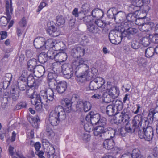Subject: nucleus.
Returning <instances> with one entry per match:
<instances>
[{"instance_id":"69168bd1","label":"nucleus","mask_w":158,"mask_h":158,"mask_svg":"<svg viewBox=\"0 0 158 158\" xmlns=\"http://www.w3.org/2000/svg\"><path fill=\"white\" fill-rule=\"evenodd\" d=\"M49 148V151L47 152L48 156L54 154L55 153V149L53 146H51Z\"/></svg>"},{"instance_id":"4be33fe9","label":"nucleus","mask_w":158,"mask_h":158,"mask_svg":"<svg viewBox=\"0 0 158 158\" xmlns=\"http://www.w3.org/2000/svg\"><path fill=\"white\" fill-rule=\"evenodd\" d=\"M114 140L111 139H105L103 142V145L104 147L108 150L112 149L114 146Z\"/></svg>"},{"instance_id":"ea45409f","label":"nucleus","mask_w":158,"mask_h":158,"mask_svg":"<svg viewBox=\"0 0 158 158\" xmlns=\"http://www.w3.org/2000/svg\"><path fill=\"white\" fill-rule=\"evenodd\" d=\"M7 18L3 16L1 17L0 19V22L2 25L3 26H6L8 22L11 19V15H7Z\"/></svg>"},{"instance_id":"4468645a","label":"nucleus","mask_w":158,"mask_h":158,"mask_svg":"<svg viewBox=\"0 0 158 158\" xmlns=\"http://www.w3.org/2000/svg\"><path fill=\"white\" fill-rule=\"evenodd\" d=\"M56 75L55 73L52 72L48 73V77L49 80V85L53 89H55V87L56 85V82L55 79Z\"/></svg>"},{"instance_id":"1a4fd4ad","label":"nucleus","mask_w":158,"mask_h":158,"mask_svg":"<svg viewBox=\"0 0 158 158\" xmlns=\"http://www.w3.org/2000/svg\"><path fill=\"white\" fill-rule=\"evenodd\" d=\"M146 118H143V114H139L135 116L133 119L131 124L135 128L137 131H139V128L141 125L142 122L144 119L146 122Z\"/></svg>"},{"instance_id":"412c9836","label":"nucleus","mask_w":158,"mask_h":158,"mask_svg":"<svg viewBox=\"0 0 158 158\" xmlns=\"http://www.w3.org/2000/svg\"><path fill=\"white\" fill-rule=\"evenodd\" d=\"M45 69L44 67L41 65H37L35 67V75L37 77H40L44 74Z\"/></svg>"},{"instance_id":"09e8293b","label":"nucleus","mask_w":158,"mask_h":158,"mask_svg":"<svg viewBox=\"0 0 158 158\" xmlns=\"http://www.w3.org/2000/svg\"><path fill=\"white\" fill-rule=\"evenodd\" d=\"M94 23L98 27L102 28H105L106 25V23H104L102 21L99 19L95 20Z\"/></svg>"},{"instance_id":"0e129e2a","label":"nucleus","mask_w":158,"mask_h":158,"mask_svg":"<svg viewBox=\"0 0 158 158\" xmlns=\"http://www.w3.org/2000/svg\"><path fill=\"white\" fill-rule=\"evenodd\" d=\"M15 154L17 156H14L13 158H26L20 151H17L16 152Z\"/></svg>"},{"instance_id":"2f4dec72","label":"nucleus","mask_w":158,"mask_h":158,"mask_svg":"<svg viewBox=\"0 0 158 158\" xmlns=\"http://www.w3.org/2000/svg\"><path fill=\"white\" fill-rule=\"evenodd\" d=\"M83 103H84V101L82 99H79L77 100L76 104V108L77 111L79 112L83 111Z\"/></svg>"},{"instance_id":"c756f323","label":"nucleus","mask_w":158,"mask_h":158,"mask_svg":"<svg viewBox=\"0 0 158 158\" xmlns=\"http://www.w3.org/2000/svg\"><path fill=\"white\" fill-rule=\"evenodd\" d=\"M87 28L90 32L94 34L99 33L101 32V30L93 24L88 25Z\"/></svg>"},{"instance_id":"f257e3e1","label":"nucleus","mask_w":158,"mask_h":158,"mask_svg":"<svg viewBox=\"0 0 158 158\" xmlns=\"http://www.w3.org/2000/svg\"><path fill=\"white\" fill-rule=\"evenodd\" d=\"M86 63V61L82 58L77 59L73 62L72 67L77 70L75 74L78 82L82 83L88 78L89 68Z\"/></svg>"},{"instance_id":"bb28decb","label":"nucleus","mask_w":158,"mask_h":158,"mask_svg":"<svg viewBox=\"0 0 158 158\" xmlns=\"http://www.w3.org/2000/svg\"><path fill=\"white\" fill-rule=\"evenodd\" d=\"M38 117L37 116L33 117L30 116L27 117V119L29 122L31 124L32 126L35 128H37L38 126V122L39 119H38Z\"/></svg>"},{"instance_id":"7c9ffc66","label":"nucleus","mask_w":158,"mask_h":158,"mask_svg":"<svg viewBox=\"0 0 158 158\" xmlns=\"http://www.w3.org/2000/svg\"><path fill=\"white\" fill-rule=\"evenodd\" d=\"M50 87V89H48L47 90H43V92H45L46 94L48 100L51 101L54 99V95L52 89H53L51 88V87Z\"/></svg>"},{"instance_id":"c03bdc74","label":"nucleus","mask_w":158,"mask_h":158,"mask_svg":"<svg viewBox=\"0 0 158 158\" xmlns=\"http://www.w3.org/2000/svg\"><path fill=\"white\" fill-rule=\"evenodd\" d=\"M83 104V111H84L85 112H87L91 109V105L89 102L84 101Z\"/></svg>"},{"instance_id":"473e14b6","label":"nucleus","mask_w":158,"mask_h":158,"mask_svg":"<svg viewBox=\"0 0 158 158\" xmlns=\"http://www.w3.org/2000/svg\"><path fill=\"white\" fill-rule=\"evenodd\" d=\"M149 38L151 42L155 44H158V35H149ZM155 47L153 48L154 49H156L158 48V44L157 45L155 46Z\"/></svg>"},{"instance_id":"423d86ee","label":"nucleus","mask_w":158,"mask_h":158,"mask_svg":"<svg viewBox=\"0 0 158 158\" xmlns=\"http://www.w3.org/2000/svg\"><path fill=\"white\" fill-rule=\"evenodd\" d=\"M121 27H116L115 31L114 30L111 31L109 35V38L110 42L113 44H118L120 43L121 40L123 37H122L120 35L119 37H118L117 34L116 33L115 31L119 32L121 30ZM120 35H121L120 34Z\"/></svg>"},{"instance_id":"e433bc0d","label":"nucleus","mask_w":158,"mask_h":158,"mask_svg":"<svg viewBox=\"0 0 158 158\" xmlns=\"http://www.w3.org/2000/svg\"><path fill=\"white\" fill-rule=\"evenodd\" d=\"M56 51V50H48L46 53L48 57L50 59L56 58L57 57L56 53H57L56 52H55Z\"/></svg>"},{"instance_id":"6ab92c4d","label":"nucleus","mask_w":158,"mask_h":158,"mask_svg":"<svg viewBox=\"0 0 158 158\" xmlns=\"http://www.w3.org/2000/svg\"><path fill=\"white\" fill-rule=\"evenodd\" d=\"M138 20L135 21V23L139 26V30L142 31H148L151 29V23H146L142 24L137 23Z\"/></svg>"},{"instance_id":"e2e57ef3","label":"nucleus","mask_w":158,"mask_h":158,"mask_svg":"<svg viewBox=\"0 0 158 158\" xmlns=\"http://www.w3.org/2000/svg\"><path fill=\"white\" fill-rule=\"evenodd\" d=\"M154 110H152L150 111H149L148 115V116L147 118H146L147 119H145V120H147V119L148 120H149L150 122H152L153 121V117L154 116V114H153Z\"/></svg>"},{"instance_id":"7ed1b4c3","label":"nucleus","mask_w":158,"mask_h":158,"mask_svg":"<svg viewBox=\"0 0 158 158\" xmlns=\"http://www.w3.org/2000/svg\"><path fill=\"white\" fill-rule=\"evenodd\" d=\"M114 104L108 105L106 107V113L110 116L117 115L123 108L122 102L120 100H117Z\"/></svg>"},{"instance_id":"5701e85b","label":"nucleus","mask_w":158,"mask_h":158,"mask_svg":"<svg viewBox=\"0 0 158 158\" xmlns=\"http://www.w3.org/2000/svg\"><path fill=\"white\" fill-rule=\"evenodd\" d=\"M37 60L35 59L29 60L27 62L28 69L32 73H34L37 66Z\"/></svg>"},{"instance_id":"a19ab883","label":"nucleus","mask_w":158,"mask_h":158,"mask_svg":"<svg viewBox=\"0 0 158 158\" xmlns=\"http://www.w3.org/2000/svg\"><path fill=\"white\" fill-rule=\"evenodd\" d=\"M94 79L89 83V88L92 90H96L100 88Z\"/></svg>"},{"instance_id":"4c0bfd02","label":"nucleus","mask_w":158,"mask_h":158,"mask_svg":"<svg viewBox=\"0 0 158 158\" xmlns=\"http://www.w3.org/2000/svg\"><path fill=\"white\" fill-rule=\"evenodd\" d=\"M57 55V56H58V58L62 59V61H65L67 58V53L64 52L63 50H61L60 52H58L56 53Z\"/></svg>"},{"instance_id":"bf43d9fd","label":"nucleus","mask_w":158,"mask_h":158,"mask_svg":"<svg viewBox=\"0 0 158 158\" xmlns=\"http://www.w3.org/2000/svg\"><path fill=\"white\" fill-rule=\"evenodd\" d=\"M19 96V92L18 91H15L11 94V98L14 101H16L18 99Z\"/></svg>"},{"instance_id":"49530a36","label":"nucleus","mask_w":158,"mask_h":158,"mask_svg":"<svg viewBox=\"0 0 158 158\" xmlns=\"http://www.w3.org/2000/svg\"><path fill=\"white\" fill-rule=\"evenodd\" d=\"M12 77V75L11 73H8L6 74L4 77L5 81L4 83H6L7 82V86H8L10 84Z\"/></svg>"},{"instance_id":"0eeeda50","label":"nucleus","mask_w":158,"mask_h":158,"mask_svg":"<svg viewBox=\"0 0 158 158\" xmlns=\"http://www.w3.org/2000/svg\"><path fill=\"white\" fill-rule=\"evenodd\" d=\"M61 69L62 72L65 78L70 79L72 77L74 72L71 65L68 64H65L61 66Z\"/></svg>"},{"instance_id":"f03ea898","label":"nucleus","mask_w":158,"mask_h":158,"mask_svg":"<svg viewBox=\"0 0 158 158\" xmlns=\"http://www.w3.org/2000/svg\"><path fill=\"white\" fill-rule=\"evenodd\" d=\"M61 103L63 106L60 105L57 106L55 107L54 110H52V112L60 116L61 119H65L66 118V114L63 106L64 107L66 111L70 112L72 109V102L70 100L65 98L64 100H62Z\"/></svg>"},{"instance_id":"f3484780","label":"nucleus","mask_w":158,"mask_h":158,"mask_svg":"<svg viewBox=\"0 0 158 158\" xmlns=\"http://www.w3.org/2000/svg\"><path fill=\"white\" fill-rule=\"evenodd\" d=\"M56 86L57 92L60 94L64 93L67 89V83L65 81H61L58 83Z\"/></svg>"},{"instance_id":"39448f33","label":"nucleus","mask_w":158,"mask_h":158,"mask_svg":"<svg viewBox=\"0 0 158 158\" xmlns=\"http://www.w3.org/2000/svg\"><path fill=\"white\" fill-rule=\"evenodd\" d=\"M123 26L124 28V30L123 32L120 33L121 36L122 37H127L128 39H130L131 35L135 34L138 31L137 29L132 27L131 22L128 21L124 22Z\"/></svg>"},{"instance_id":"58836bf2","label":"nucleus","mask_w":158,"mask_h":158,"mask_svg":"<svg viewBox=\"0 0 158 158\" xmlns=\"http://www.w3.org/2000/svg\"><path fill=\"white\" fill-rule=\"evenodd\" d=\"M94 79L100 88L103 86L105 82L104 79L100 77H97Z\"/></svg>"},{"instance_id":"052dcab7","label":"nucleus","mask_w":158,"mask_h":158,"mask_svg":"<svg viewBox=\"0 0 158 158\" xmlns=\"http://www.w3.org/2000/svg\"><path fill=\"white\" fill-rule=\"evenodd\" d=\"M112 87H111V83L107 82L106 85L104 84L103 86L102 87V89H105L107 92L109 91Z\"/></svg>"},{"instance_id":"20e7f679","label":"nucleus","mask_w":158,"mask_h":158,"mask_svg":"<svg viewBox=\"0 0 158 158\" xmlns=\"http://www.w3.org/2000/svg\"><path fill=\"white\" fill-rule=\"evenodd\" d=\"M138 134L140 139L150 141L152 139L154 136L153 130L151 126L143 127L141 129L139 130Z\"/></svg>"},{"instance_id":"8fccbe9b","label":"nucleus","mask_w":158,"mask_h":158,"mask_svg":"<svg viewBox=\"0 0 158 158\" xmlns=\"http://www.w3.org/2000/svg\"><path fill=\"white\" fill-rule=\"evenodd\" d=\"M102 12V11L100 9L96 8L94 9L92 11L91 14L93 17H98L99 13Z\"/></svg>"},{"instance_id":"a211bd4d","label":"nucleus","mask_w":158,"mask_h":158,"mask_svg":"<svg viewBox=\"0 0 158 158\" xmlns=\"http://www.w3.org/2000/svg\"><path fill=\"white\" fill-rule=\"evenodd\" d=\"M30 98H31V103L33 105H35L36 110L38 111H41L42 109V104L43 103L36 100L33 94H31Z\"/></svg>"},{"instance_id":"dca6fc26","label":"nucleus","mask_w":158,"mask_h":158,"mask_svg":"<svg viewBox=\"0 0 158 158\" xmlns=\"http://www.w3.org/2000/svg\"><path fill=\"white\" fill-rule=\"evenodd\" d=\"M105 130L104 126L99 125L94 128L93 133L94 135L102 137L103 135L104 136Z\"/></svg>"},{"instance_id":"393cba45","label":"nucleus","mask_w":158,"mask_h":158,"mask_svg":"<svg viewBox=\"0 0 158 158\" xmlns=\"http://www.w3.org/2000/svg\"><path fill=\"white\" fill-rule=\"evenodd\" d=\"M120 91L119 88L117 87H112L109 91L108 94L111 96L112 99L117 98L119 95Z\"/></svg>"},{"instance_id":"3c124183","label":"nucleus","mask_w":158,"mask_h":158,"mask_svg":"<svg viewBox=\"0 0 158 158\" xmlns=\"http://www.w3.org/2000/svg\"><path fill=\"white\" fill-rule=\"evenodd\" d=\"M46 134L49 137H52L53 136L54 133L51 127H50L49 125H47L46 126Z\"/></svg>"},{"instance_id":"a878e982","label":"nucleus","mask_w":158,"mask_h":158,"mask_svg":"<svg viewBox=\"0 0 158 158\" xmlns=\"http://www.w3.org/2000/svg\"><path fill=\"white\" fill-rule=\"evenodd\" d=\"M6 15H10L12 13L13 8L12 7V2L11 0H10V2L6 1Z\"/></svg>"},{"instance_id":"f8f14e48","label":"nucleus","mask_w":158,"mask_h":158,"mask_svg":"<svg viewBox=\"0 0 158 158\" xmlns=\"http://www.w3.org/2000/svg\"><path fill=\"white\" fill-rule=\"evenodd\" d=\"M64 120L61 119L60 116L52 111L49 114V120L51 125L53 126H57L60 121Z\"/></svg>"},{"instance_id":"c85d7f7f","label":"nucleus","mask_w":158,"mask_h":158,"mask_svg":"<svg viewBox=\"0 0 158 158\" xmlns=\"http://www.w3.org/2000/svg\"><path fill=\"white\" fill-rule=\"evenodd\" d=\"M27 80V83L28 87L31 88L36 86V83L35 82V79L32 74L29 75Z\"/></svg>"},{"instance_id":"6e6552de","label":"nucleus","mask_w":158,"mask_h":158,"mask_svg":"<svg viewBox=\"0 0 158 158\" xmlns=\"http://www.w3.org/2000/svg\"><path fill=\"white\" fill-rule=\"evenodd\" d=\"M108 17L111 19H114L115 21L116 19L119 20H122L119 17V16H124L125 13L122 11L117 12L115 8H112L109 9L107 12Z\"/></svg>"},{"instance_id":"cd10ccee","label":"nucleus","mask_w":158,"mask_h":158,"mask_svg":"<svg viewBox=\"0 0 158 158\" xmlns=\"http://www.w3.org/2000/svg\"><path fill=\"white\" fill-rule=\"evenodd\" d=\"M55 41L52 39L48 40L46 42H45L44 49H49L53 48H55Z\"/></svg>"},{"instance_id":"c9c22d12","label":"nucleus","mask_w":158,"mask_h":158,"mask_svg":"<svg viewBox=\"0 0 158 158\" xmlns=\"http://www.w3.org/2000/svg\"><path fill=\"white\" fill-rule=\"evenodd\" d=\"M132 158H144L141 154L139 150L137 149H134L132 152Z\"/></svg>"},{"instance_id":"9d476101","label":"nucleus","mask_w":158,"mask_h":158,"mask_svg":"<svg viewBox=\"0 0 158 158\" xmlns=\"http://www.w3.org/2000/svg\"><path fill=\"white\" fill-rule=\"evenodd\" d=\"M100 115L98 113H94L93 112H91L86 117L85 120L88 122L90 123L92 125H97L98 124Z\"/></svg>"},{"instance_id":"864d4df0","label":"nucleus","mask_w":158,"mask_h":158,"mask_svg":"<svg viewBox=\"0 0 158 158\" xmlns=\"http://www.w3.org/2000/svg\"><path fill=\"white\" fill-rule=\"evenodd\" d=\"M81 44L83 46H85L89 42V39L88 37L85 35H83L81 38Z\"/></svg>"},{"instance_id":"13d9d810","label":"nucleus","mask_w":158,"mask_h":158,"mask_svg":"<svg viewBox=\"0 0 158 158\" xmlns=\"http://www.w3.org/2000/svg\"><path fill=\"white\" fill-rule=\"evenodd\" d=\"M141 41L143 45L145 47L148 46L150 44L149 40L147 37H144L143 38Z\"/></svg>"},{"instance_id":"338daca9","label":"nucleus","mask_w":158,"mask_h":158,"mask_svg":"<svg viewBox=\"0 0 158 158\" xmlns=\"http://www.w3.org/2000/svg\"><path fill=\"white\" fill-rule=\"evenodd\" d=\"M127 20L129 22H131L134 21L133 19L135 18V16L131 13L128 14L126 16Z\"/></svg>"},{"instance_id":"aec40b11","label":"nucleus","mask_w":158,"mask_h":158,"mask_svg":"<svg viewBox=\"0 0 158 158\" xmlns=\"http://www.w3.org/2000/svg\"><path fill=\"white\" fill-rule=\"evenodd\" d=\"M116 130L111 127L106 128L104 136L105 139H112L113 138L115 135Z\"/></svg>"},{"instance_id":"72a5a7b5","label":"nucleus","mask_w":158,"mask_h":158,"mask_svg":"<svg viewBox=\"0 0 158 158\" xmlns=\"http://www.w3.org/2000/svg\"><path fill=\"white\" fill-rule=\"evenodd\" d=\"M47 59L48 57L44 52L41 53L38 56V61L41 63H45L47 61Z\"/></svg>"},{"instance_id":"5fc2aeb1","label":"nucleus","mask_w":158,"mask_h":158,"mask_svg":"<svg viewBox=\"0 0 158 158\" xmlns=\"http://www.w3.org/2000/svg\"><path fill=\"white\" fill-rule=\"evenodd\" d=\"M147 60L146 58L142 57L139 58L138 60V63L139 65L145 66L147 64Z\"/></svg>"},{"instance_id":"774afa93","label":"nucleus","mask_w":158,"mask_h":158,"mask_svg":"<svg viewBox=\"0 0 158 158\" xmlns=\"http://www.w3.org/2000/svg\"><path fill=\"white\" fill-rule=\"evenodd\" d=\"M90 137V135L89 134L87 133L83 134V135H82V139L83 140L88 141L89 140Z\"/></svg>"},{"instance_id":"9b49d317","label":"nucleus","mask_w":158,"mask_h":158,"mask_svg":"<svg viewBox=\"0 0 158 158\" xmlns=\"http://www.w3.org/2000/svg\"><path fill=\"white\" fill-rule=\"evenodd\" d=\"M131 113L127 109H124L121 112V115L118 118V121L119 123H129L130 118V115Z\"/></svg>"},{"instance_id":"2eb2a0df","label":"nucleus","mask_w":158,"mask_h":158,"mask_svg":"<svg viewBox=\"0 0 158 158\" xmlns=\"http://www.w3.org/2000/svg\"><path fill=\"white\" fill-rule=\"evenodd\" d=\"M31 94H33L36 100H37L39 102L44 103L45 102H47L48 101L46 94L45 92H43V90L40 92L39 95L34 94L33 93Z\"/></svg>"},{"instance_id":"a18cd8bd","label":"nucleus","mask_w":158,"mask_h":158,"mask_svg":"<svg viewBox=\"0 0 158 158\" xmlns=\"http://www.w3.org/2000/svg\"><path fill=\"white\" fill-rule=\"evenodd\" d=\"M154 52L158 53V50H145V54L147 57H152L154 55Z\"/></svg>"},{"instance_id":"680f3d73","label":"nucleus","mask_w":158,"mask_h":158,"mask_svg":"<svg viewBox=\"0 0 158 158\" xmlns=\"http://www.w3.org/2000/svg\"><path fill=\"white\" fill-rule=\"evenodd\" d=\"M82 8L84 12H87L89 11L90 10L89 5L86 3L83 4L82 6Z\"/></svg>"},{"instance_id":"b1692460","label":"nucleus","mask_w":158,"mask_h":158,"mask_svg":"<svg viewBox=\"0 0 158 158\" xmlns=\"http://www.w3.org/2000/svg\"><path fill=\"white\" fill-rule=\"evenodd\" d=\"M26 78L22 79L19 77L18 80V85L19 90L22 91L25 90L27 87V81Z\"/></svg>"},{"instance_id":"de8ad7c7","label":"nucleus","mask_w":158,"mask_h":158,"mask_svg":"<svg viewBox=\"0 0 158 158\" xmlns=\"http://www.w3.org/2000/svg\"><path fill=\"white\" fill-rule=\"evenodd\" d=\"M125 128L127 132L129 133L134 132L135 131H137L135 129V128L134 127L132 126V125L131 126L130 124L129 123H126L125 125Z\"/></svg>"},{"instance_id":"79ce46f5","label":"nucleus","mask_w":158,"mask_h":158,"mask_svg":"<svg viewBox=\"0 0 158 158\" xmlns=\"http://www.w3.org/2000/svg\"><path fill=\"white\" fill-rule=\"evenodd\" d=\"M57 28L54 26L52 25L50 27L49 29L47 30V32L52 36L56 37L58 36V35H55L52 34V33H54L56 31Z\"/></svg>"},{"instance_id":"4d7b16f0","label":"nucleus","mask_w":158,"mask_h":158,"mask_svg":"<svg viewBox=\"0 0 158 158\" xmlns=\"http://www.w3.org/2000/svg\"><path fill=\"white\" fill-rule=\"evenodd\" d=\"M113 99L111 96L108 94V95L104 97L103 101L105 103H109L112 101L113 102Z\"/></svg>"},{"instance_id":"ddd939ff","label":"nucleus","mask_w":158,"mask_h":158,"mask_svg":"<svg viewBox=\"0 0 158 158\" xmlns=\"http://www.w3.org/2000/svg\"><path fill=\"white\" fill-rule=\"evenodd\" d=\"M45 41L44 38L42 37H37L34 40V45L36 49L41 48L42 49H44Z\"/></svg>"},{"instance_id":"6e6d98bb","label":"nucleus","mask_w":158,"mask_h":158,"mask_svg":"<svg viewBox=\"0 0 158 158\" xmlns=\"http://www.w3.org/2000/svg\"><path fill=\"white\" fill-rule=\"evenodd\" d=\"M106 119L104 117H101L100 115V118L98 119V124L104 126L106 124Z\"/></svg>"},{"instance_id":"603ef678","label":"nucleus","mask_w":158,"mask_h":158,"mask_svg":"<svg viewBox=\"0 0 158 158\" xmlns=\"http://www.w3.org/2000/svg\"><path fill=\"white\" fill-rule=\"evenodd\" d=\"M85 13L83 11H80L79 12V14H78V19H80L81 20L84 19L83 21L85 23H87L88 22H89V21H86L85 20H86L88 18V17L87 16H85Z\"/></svg>"},{"instance_id":"f704fd0d","label":"nucleus","mask_w":158,"mask_h":158,"mask_svg":"<svg viewBox=\"0 0 158 158\" xmlns=\"http://www.w3.org/2000/svg\"><path fill=\"white\" fill-rule=\"evenodd\" d=\"M56 22L58 26L62 27L64 25L65 19L63 16L58 15L56 17Z\"/></svg>"},{"instance_id":"37998d69","label":"nucleus","mask_w":158,"mask_h":158,"mask_svg":"<svg viewBox=\"0 0 158 158\" xmlns=\"http://www.w3.org/2000/svg\"><path fill=\"white\" fill-rule=\"evenodd\" d=\"M143 4V0H134L133 2V5L139 9L142 8Z\"/></svg>"}]
</instances>
